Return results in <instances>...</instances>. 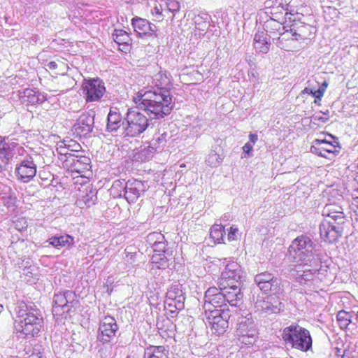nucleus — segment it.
Segmentation results:
<instances>
[{"label":"nucleus","instance_id":"obj_44","mask_svg":"<svg viewBox=\"0 0 358 358\" xmlns=\"http://www.w3.org/2000/svg\"><path fill=\"white\" fill-rule=\"evenodd\" d=\"M310 91V94H311L313 96H314L316 99L321 100L322 96H324V94L322 91H320L319 89L317 90H313L310 88H305L303 90V92H308Z\"/></svg>","mask_w":358,"mask_h":358},{"label":"nucleus","instance_id":"obj_46","mask_svg":"<svg viewBox=\"0 0 358 358\" xmlns=\"http://www.w3.org/2000/svg\"><path fill=\"white\" fill-rule=\"evenodd\" d=\"M281 26V24L279 23L276 20H273V19H271V21L268 22H267V25L266 27H278V28H280Z\"/></svg>","mask_w":358,"mask_h":358},{"label":"nucleus","instance_id":"obj_47","mask_svg":"<svg viewBox=\"0 0 358 358\" xmlns=\"http://www.w3.org/2000/svg\"><path fill=\"white\" fill-rule=\"evenodd\" d=\"M249 138H250L249 143H251L252 145H255L258 140V136L255 134H250L249 135Z\"/></svg>","mask_w":358,"mask_h":358},{"label":"nucleus","instance_id":"obj_20","mask_svg":"<svg viewBox=\"0 0 358 358\" xmlns=\"http://www.w3.org/2000/svg\"><path fill=\"white\" fill-rule=\"evenodd\" d=\"M113 38L114 41L118 45L120 51L126 53L130 51L132 39L129 33L122 29H115Z\"/></svg>","mask_w":358,"mask_h":358},{"label":"nucleus","instance_id":"obj_1","mask_svg":"<svg viewBox=\"0 0 358 358\" xmlns=\"http://www.w3.org/2000/svg\"><path fill=\"white\" fill-rule=\"evenodd\" d=\"M136 107L144 110L152 119H162L169 115L173 109L172 95L166 87H157L152 90L141 89L133 96Z\"/></svg>","mask_w":358,"mask_h":358},{"label":"nucleus","instance_id":"obj_41","mask_svg":"<svg viewBox=\"0 0 358 358\" xmlns=\"http://www.w3.org/2000/svg\"><path fill=\"white\" fill-rule=\"evenodd\" d=\"M137 252H129L127 249L125 250L124 259L128 264H133L136 261Z\"/></svg>","mask_w":358,"mask_h":358},{"label":"nucleus","instance_id":"obj_6","mask_svg":"<svg viewBox=\"0 0 358 358\" xmlns=\"http://www.w3.org/2000/svg\"><path fill=\"white\" fill-rule=\"evenodd\" d=\"M72 296V293L69 291L56 294L54 296V304L52 307V313L57 318L71 317L76 312V304L73 301H69V299Z\"/></svg>","mask_w":358,"mask_h":358},{"label":"nucleus","instance_id":"obj_21","mask_svg":"<svg viewBox=\"0 0 358 358\" xmlns=\"http://www.w3.org/2000/svg\"><path fill=\"white\" fill-rule=\"evenodd\" d=\"M298 0H292L287 8H285L281 1L278 0L275 1L274 6L271 8L270 14L276 18H279V15L285 13V15H294L298 14V10L294 9V6L297 3Z\"/></svg>","mask_w":358,"mask_h":358},{"label":"nucleus","instance_id":"obj_30","mask_svg":"<svg viewBox=\"0 0 358 358\" xmlns=\"http://www.w3.org/2000/svg\"><path fill=\"white\" fill-rule=\"evenodd\" d=\"M225 228L223 225L214 224L210 229V238L215 244L224 243Z\"/></svg>","mask_w":358,"mask_h":358},{"label":"nucleus","instance_id":"obj_29","mask_svg":"<svg viewBox=\"0 0 358 358\" xmlns=\"http://www.w3.org/2000/svg\"><path fill=\"white\" fill-rule=\"evenodd\" d=\"M145 358H169V350L162 345H150L145 349Z\"/></svg>","mask_w":358,"mask_h":358},{"label":"nucleus","instance_id":"obj_7","mask_svg":"<svg viewBox=\"0 0 358 358\" xmlns=\"http://www.w3.org/2000/svg\"><path fill=\"white\" fill-rule=\"evenodd\" d=\"M127 125L125 131L129 136H136L143 133L148 126V119L143 113L129 110L126 116Z\"/></svg>","mask_w":358,"mask_h":358},{"label":"nucleus","instance_id":"obj_8","mask_svg":"<svg viewBox=\"0 0 358 358\" xmlns=\"http://www.w3.org/2000/svg\"><path fill=\"white\" fill-rule=\"evenodd\" d=\"M25 154L26 150L22 146L17 143L10 144L0 136V169L5 168L12 159H17Z\"/></svg>","mask_w":358,"mask_h":358},{"label":"nucleus","instance_id":"obj_5","mask_svg":"<svg viewBox=\"0 0 358 358\" xmlns=\"http://www.w3.org/2000/svg\"><path fill=\"white\" fill-rule=\"evenodd\" d=\"M206 323L213 334H223L229 326L231 315L229 308L224 309H205Z\"/></svg>","mask_w":358,"mask_h":358},{"label":"nucleus","instance_id":"obj_31","mask_svg":"<svg viewBox=\"0 0 358 358\" xmlns=\"http://www.w3.org/2000/svg\"><path fill=\"white\" fill-rule=\"evenodd\" d=\"M352 313L344 310H339L336 315L338 326L341 329H346L352 322Z\"/></svg>","mask_w":358,"mask_h":358},{"label":"nucleus","instance_id":"obj_15","mask_svg":"<svg viewBox=\"0 0 358 358\" xmlns=\"http://www.w3.org/2000/svg\"><path fill=\"white\" fill-rule=\"evenodd\" d=\"M343 225L330 220H324L320 226L321 238L329 243L336 242L342 236Z\"/></svg>","mask_w":358,"mask_h":358},{"label":"nucleus","instance_id":"obj_23","mask_svg":"<svg viewBox=\"0 0 358 358\" xmlns=\"http://www.w3.org/2000/svg\"><path fill=\"white\" fill-rule=\"evenodd\" d=\"M289 30L298 41L308 38L311 33L310 26L301 22L292 24Z\"/></svg>","mask_w":358,"mask_h":358},{"label":"nucleus","instance_id":"obj_16","mask_svg":"<svg viewBox=\"0 0 358 358\" xmlns=\"http://www.w3.org/2000/svg\"><path fill=\"white\" fill-rule=\"evenodd\" d=\"M233 267L234 266L227 265L222 272L217 282L218 287L221 290L238 287L241 279L240 269Z\"/></svg>","mask_w":358,"mask_h":358},{"label":"nucleus","instance_id":"obj_19","mask_svg":"<svg viewBox=\"0 0 358 358\" xmlns=\"http://www.w3.org/2000/svg\"><path fill=\"white\" fill-rule=\"evenodd\" d=\"M322 215L327 217L333 222L345 224V217L341 206L336 203L327 204L323 210Z\"/></svg>","mask_w":358,"mask_h":358},{"label":"nucleus","instance_id":"obj_13","mask_svg":"<svg viewBox=\"0 0 358 358\" xmlns=\"http://www.w3.org/2000/svg\"><path fill=\"white\" fill-rule=\"evenodd\" d=\"M205 309H224L228 308L223 292L215 286L208 288L204 293Z\"/></svg>","mask_w":358,"mask_h":358},{"label":"nucleus","instance_id":"obj_9","mask_svg":"<svg viewBox=\"0 0 358 358\" xmlns=\"http://www.w3.org/2000/svg\"><path fill=\"white\" fill-rule=\"evenodd\" d=\"M341 148L336 141L315 139L310 147V152L317 156L329 159L335 158L340 152Z\"/></svg>","mask_w":358,"mask_h":358},{"label":"nucleus","instance_id":"obj_38","mask_svg":"<svg viewBox=\"0 0 358 358\" xmlns=\"http://www.w3.org/2000/svg\"><path fill=\"white\" fill-rule=\"evenodd\" d=\"M166 13L168 12L170 13H176L180 10V2L178 0H167L166 3Z\"/></svg>","mask_w":358,"mask_h":358},{"label":"nucleus","instance_id":"obj_27","mask_svg":"<svg viewBox=\"0 0 358 358\" xmlns=\"http://www.w3.org/2000/svg\"><path fill=\"white\" fill-rule=\"evenodd\" d=\"M79 148H80V144L73 140H64L57 144V152L58 154L66 156V158L70 155H73L69 151H78Z\"/></svg>","mask_w":358,"mask_h":358},{"label":"nucleus","instance_id":"obj_40","mask_svg":"<svg viewBox=\"0 0 358 358\" xmlns=\"http://www.w3.org/2000/svg\"><path fill=\"white\" fill-rule=\"evenodd\" d=\"M238 235H239L238 228L235 225H232L228 231L227 239L229 241H236Z\"/></svg>","mask_w":358,"mask_h":358},{"label":"nucleus","instance_id":"obj_54","mask_svg":"<svg viewBox=\"0 0 358 358\" xmlns=\"http://www.w3.org/2000/svg\"><path fill=\"white\" fill-rule=\"evenodd\" d=\"M356 316H357V317L358 319V311L356 313Z\"/></svg>","mask_w":358,"mask_h":358},{"label":"nucleus","instance_id":"obj_43","mask_svg":"<svg viewBox=\"0 0 358 358\" xmlns=\"http://www.w3.org/2000/svg\"><path fill=\"white\" fill-rule=\"evenodd\" d=\"M27 358H46L43 350L41 348H34L33 352Z\"/></svg>","mask_w":358,"mask_h":358},{"label":"nucleus","instance_id":"obj_14","mask_svg":"<svg viewBox=\"0 0 358 358\" xmlns=\"http://www.w3.org/2000/svg\"><path fill=\"white\" fill-rule=\"evenodd\" d=\"M118 325L115 319L110 315L105 316L100 322L97 339L102 343H108L115 336Z\"/></svg>","mask_w":358,"mask_h":358},{"label":"nucleus","instance_id":"obj_28","mask_svg":"<svg viewBox=\"0 0 358 358\" xmlns=\"http://www.w3.org/2000/svg\"><path fill=\"white\" fill-rule=\"evenodd\" d=\"M142 186L143 184L138 180L127 183L124 196L129 203L134 202L140 196V189Z\"/></svg>","mask_w":358,"mask_h":358},{"label":"nucleus","instance_id":"obj_26","mask_svg":"<svg viewBox=\"0 0 358 358\" xmlns=\"http://www.w3.org/2000/svg\"><path fill=\"white\" fill-rule=\"evenodd\" d=\"M254 48L259 52L266 54L270 50V42L266 34L263 31H258L254 36Z\"/></svg>","mask_w":358,"mask_h":358},{"label":"nucleus","instance_id":"obj_18","mask_svg":"<svg viewBox=\"0 0 358 358\" xmlns=\"http://www.w3.org/2000/svg\"><path fill=\"white\" fill-rule=\"evenodd\" d=\"M167 244L164 241L155 242L153 245V255L151 262L157 268H165L168 266V258L166 256Z\"/></svg>","mask_w":358,"mask_h":358},{"label":"nucleus","instance_id":"obj_2","mask_svg":"<svg viewBox=\"0 0 358 358\" xmlns=\"http://www.w3.org/2000/svg\"><path fill=\"white\" fill-rule=\"evenodd\" d=\"M15 311L14 329L16 334L26 338L38 336L44 324L40 310L20 302L17 304Z\"/></svg>","mask_w":358,"mask_h":358},{"label":"nucleus","instance_id":"obj_39","mask_svg":"<svg viewBox=\"0 0 358 358\" xmlns=\"http://www.w3.org/2000/svg\"><path fill=\"white\" fill-rule=\"evenodd\" d=\"M245 326V324H241L238 330L240 331V334H241V340L243 343H246V341H245V338H254L255 336V333H256V331L255 329H250L249 331V333H247V334H244V331H245V329H243V327Z\"/></svg>","mask_w":358,"mask_h":358},{"label":"nucleus","instance_id":"obj_36","mask_svg":"<svg viewBox=\"0 0 358 358\" xmlns=\"http://www.w3.org/2000/svg\"><path fill=\"white\" fill-rule=\"evenodd\" d=\"M284 292V287L281 281L277 278L273 280L270 294L279 297L283 295Z\"/></svg>","mask_w":358,"mask_h":358},{"label":"nucleus","instance_id":"obj_52","mask_svg":"<svg viewBox=\"0 0 358 358\" xmlns=\"http://www.w3.org/2000/svg\"><path fill=\"white\" fill-rule=\"evenodd\" d=\"M356 215L358 216V206L357 208V210H355Z\"/></svg>","mask_w":358,"mask_h":358},{"label":"nucleus","instance_id":"obj_48","mask_svg":"<svg viewBox=\"0 0 358 358\" xmlns=\"http://www.w3.org/2000/svg\"><path fill=\"white\" fill-rule=\"evenodd\" d=\"M328 87V83L327 81H324L322 84L319 87V90L322 92L323 94H324L327 88Z\"/></svg>","mask_w":358,"mask_h":358},{"label":"nucleus","instance_id":"obj_37","mask_svg":"<svg viewBox=\"0 0 358 358\" xmlns=\"http://www.w3.org/2000/svg\"><path fill=\"white\" fill-rule=\"evenodd\" d=\"M201 77L202 76L199 71H193L185 76L184 79L185 81L189 82V84H196L201 79Z\"/></svg>","mask_w":358,"mask_h":358},{"label":"nucleus","instance_id":"obj_45","mask_svg":"<svg viewBox=\"0 0 358 358\" xmlns=\"http://www.w3.org/2000/svg\"><path fill=\"white\" fill-rule=\"evenodd\" d=\"M253 145L251 143H246L244 146L243 147V152L247 154V155H249L250 153V152L252 150V148H253Z\"/></svg>","mask_w":358,"mask_h":358},{"label":"nucleus","instance_id":"obj_51","mask_svg":"<svg viewBox=\"0 0 358 358\" xmlns=\"http://www.w3.org/2000/svg\"><path fill=\"white\" fill-rule=\"evenodd\" d=\"M26 227H27V226H26V227H22L21 229H18L19 231H22V230H23V229H25Z\"/></svg>","mask_w":358,"mask_h":358},{"label":"nucleus","instance_id":"obj_34","mask_svg":"<svg viewBox=\"0 0 358 358\" xmlns=\"http://www.w3.org/2000/svg\"><path fill=\"white\" fill-rule=\"evenodd\" d=\"M166 10L164 9L162 3L157 1H155L153 3V9L151 10L152 15L155 17V20L161 22L166 15Z\"/></svg>","mask_w":358,"mask_h":358},{"label":"nucleus","instance_id":"obj_10","mask_svg":"<svg viewBox=\"0 0 358 358\" xmlns=\"http://www.w3.org/2000/svg\"><path fill=\"white\" fill-rule=\"evenodd\" d=\"M83 92L87 102L99 101L106 92L103 82L99 78L85 80L82 85Z\"/></svg>","mask_w":358,"mask_h":358},{"label":"nucleus","instance_id":"obj_25","mask_svg":"<svg viewBox=\"0 0 358 358\" xmlns=\"http://www.w3.org/2000/svg\"><path fill=\"white\" fill-rule=\"evenodd\" d=\"M50 245L56 249L62 248H71L74 245V238L69 234L53 236L47 241Z\"/></svg>","mask_w":358,"mask_h":358},{"label":"nucleus","instance_id":"obj_35","mask_svg":"<svg viewBox=\"0 0 358 358\" xmlns=\"http://www.w3.org/2000/svg\"><path fill=\"white\" fill-rule=\"evenodd\" d=\"M276 278L274 275L267 271L260 273L255 275V280L257 285H260L264 282H270L273 280H275Z\"/></svg>","mask_w":358,"mask_h":358},{"label":"nucleus","instance_id":"obj_53","mask_svg":"<svg viewBox=\"0 0 358 358\" xmlns=\"http://www.w3.org/2000/svg\"><path fill=\"white\" fill-rule=\"evenodd\" d=\"M303 93H305V92L303 91ZM306 93H308L310 94V91H308V92H306Z\"/></svg>","mask_w":358,"mask_h":358},{"label":"nucleus","instance_id":"obj_3","mask_svg":"<svg viewBox=\"0 0 358 358\" xmlns=\"http://www.w3.org/2000/svg\"><path fill=\"white\" fill-rule=\"evenodd\" d=\"M282 338L286 344L301 352H307L312 348L313 339L310 331L299 324H292L285 327Z\"/></svg>","mask_w":358,"mask_h":358},{"label":"nucleus","instance_id":"obj_49","mask_svg":"<svg viewBox=\"0 0 358 358\" xmlns=\"http://www.w3.org/2000/svg\"><path fill=\"white\" fill-rule=\"evenodd\" d=\"M48 67L50 70H55L57 68V64L55 62H50L48 64Z\"/></svg>","mask_w":358,"mask_h":358},{"label":"nucleus","instance_id":"obj_42","mask_svg":"<svg viewBox=\"0 0 358 358\" xmlns=\"http://www.w3.org/2000/svg\"><path fill=\"white\" fill-rule=\"evenodd\" d=\"M273 283V280L270 282H268L267 283L264 282L257 285L262 292H264V294H270Z\"/></svg>","mask_w":358,"mask_h":358},{"label":"nucleus","instance_id":"obj_24","mask_svg":"<svg viewBox=\"0 0 358 358\" xmlns=\"http://www.w3.org/2000/svg\"><path fill=\"white\" fill-rule=\"evenodd\" d=\"M297 41L289 29L285 30L278 38L277 45L285 51H291L296 47L295 42Z\"/></svg>","mask_w":358,"mask_h":358},{"label":"nucleus","instance_id":"obj_22","mask_svg":"<svg viewBox=\"0 0 358 358\" xmlns=\"http://www.w3.org/2000/svg\"><path fill=\"white\" fill-rule=\"evenodd\" d=\"M226 299V303L231 306L238 307L243 302V294L238 287L228 288L226 290H222Z\"/></svg>","mask_w":358,"mask_h":358},{"label":"nucleus","instance_id":"obj_12","mask_svg":"<svg viewBox=\"0 0 358 358\" xmlns=\"http://www.w3.org/2000/svg\"><path fill=\"white\" fill-rule=\"evenodd\" d=\"M36 164L31 156L22 159L15 169L17 179L24 183L30 182L36 176Z\"/></svg>","mask_w":358,"mask_h":358},{"label":"nucleus","instance_id":"obj_11","mask_svg":"<svg viewBox=\"0 0 358 358\" xmlns=\"http://www.w3.org/2000/svg\"><path fill=\"white\" fill-rule=\"evenodd\" d=\"M313 243L310 238L306 236H300L293 241L289 250L290 253L292 252H295L294 258L298 257L299 261H301V264H306L305 262L306 257L313 255Z\"/></svg>","mask_w":358,"mask_h":358},{"label":"nucleus","instance_id":"obj_17","mask_svg":"<svg viewBox=\"0 0 358 358\" xmlns=\"http://www.w3.org/2000/svg\"><path fill=\"white\" fill-rule=\"evenodd\" d=\"M131 24L134 31L139 36L150 35L153 38L158 39V33L156 26L151 24L146 19L134 17L131 20Z\"/></svg>","mask_w":358,"mask_h":358},{"label":"nucleus","instance_id":"obj_4","mask_svg":"<svg viewBox=\"0 0 358 358\" xmlns=\"http://www.w3.org/2000/svg\"><path fill=\"white\" fill-rule=\"evenodd\" d=\"M62 166L71 173L73 179L80 178L81 182L76 180L75 184L83 185L88 182L92 176L90 159L85 156L78 157L70 155L62 162Z\"/></svg>","mask_w":358,"mask_h":358},{"label":"nucleus","instance_id":"obj_50","mask_svg":"<svg viewBox=\"0 0 358 358\" xmlns=\"http://www.w3.org/2000/svg\"><path fill=\"white\" fill-rule=\"evenodd\" d=\"M75 180V182L76 180H78L79 182H81L82 181V179L80 178H76V179H73Z\"/></svg>","mask_w":358,"mask_h":358},{"label":"nucleus","instance_id":"obj_33","mask_svg":"<svg viewBox=\"0 0 358 358\" xmlns=\"http://www.w3.org/2000/svg\"><path fill=\"white\" fill-rule=\"evenodd\" d=\"M121 115L119 113L110 111L108 115V129L111 131L116 130L120 125Z\"/></svg>","mask_w":358,"mask_h":358},{"label":"nucleus","instance_id":"obj_32","mask_svg":"<svg viewBox=\"0 0 358 358\" xmlns=\"http://www.w3.org/2000/svg\"><path fill=\"white\" fill-rule=\"evenodd\" d=\"M73 129L75 133L80 137L85 136L92 131L91 124L85 122L83 120H79L73 126Z\"/></svg>","mask_w":358,"mask_h":358}]
</instances>
